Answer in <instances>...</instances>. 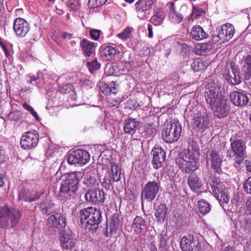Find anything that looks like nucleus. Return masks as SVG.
<instances>
[{
	"label": "nucleus",
	"instance_id": "nucleus-1",
	"mask_svg": "<svg viewBox=\"0 0 251 251\" xmlns=\"http://www.w3.org/2000/svg\"><path fill=\"white\" fill-rule=\"evenodd\" d=\"M204 96L205 101L212 108L215 115L218 118L227 116L230 112L229 102L226 97L219 91L218 85L216 83L207 84Z\"/></svg>",
	"mask_w": 251,
	"mask_h": 251
},
{
	"label": "nucleus",
	"instance_id": "nucleus-2",
	"mask_svg": "<svg viewBox=\"0 0 251 251\" xmlns=\"http://www.w3.org/2000/svg\"><path fill=\"white\" fill-rule=\"evenodd\" d=\"M199 150L197 144L193 142L186 150L180 153L176 162L183 172L190 173L198 169L196 159L200 156Z\"/></svg>",
	"mask_w": 251,
	"mask_h": 251
},
{
	"label": "nucleus",
	"instance_id": "nucleus-3",
	"mask_svg": "<svg viewBox=\"0 0 251 251\" xmlns=\"http://www.w3.org/2000/svg\"><path fill=\"white\" fill-rule=\"evenodd\" d=\"M83 177V174L80 171H74L67 174L66 179L62 182L58 197L61 199H69L74 196L77 190L79 182Z\"/></svg>",
	"mask_w": 251,
	"mask_h": 251
},
{
	"label": "nucleus",
	"instance_id": "nucleus-4",
	"mask_svg": "<svg viewBox=\"0 0 251 251\" xmlns=\"http://www.w3.org/2000/svg\"><path fill=\"white\" fill-rule=\"evenodd\" d=\"M22 216L21 211L15 208L4 206L0 209V226L4 228L15 227Z\"/></svg>",
	"mask_w": 251,
	"mask_h": 251
},
{
	"label": "nucleus",
	"instance_id": "nucleus-5",
	"mask_svg": "<svg viewBox=\"0 0 251 251\" xmlns=\"http://www.w3.org/2000/svg\"><path fill=\"white\" fill-rule=\"evenodd\" d=\"M230 149L235 156L233 166L238 170L241 169V165L245 157L246 146L245 142L241 139H230Z\"/></svg>",
	"mask_w": 251,
	"mask_h": 251
},
{
	"label": "nucleus",
	"instance_id": "nucleus-6",
	"mask_svg": "<svg viewBox=\"0 0 251 251\" xmlns=\"http://www.w3.org/2000/svg\"><path fill=\"white\" fill-rule=\"evenodd\" d=\"M182 131L181 124L174 119L164 127L162 131V138L165 142L172 143L179 138Z\"/></svg>",
	"mask_w": 251,
	"mask_h": 251
},
{
	"label": "nucleus",
	"instance_id": "nucleus-7",
	"mask_svg": "<svg viewBox=\"0 0 251 251\" xmlns=\"http://www.w3.org/2000/svg\"><path fill=\"white\" fill-rule=\"evenodd\" d=\"M209 183L215 197L220 204L222 205V203H227L229 200L227 189L220 179L215 176H211Z\"/></svg>",
	"mask_w": 251,
	"mask_h": 251
},
{
	"label": "nucleus",
	"instance_id": "nucleus-8",
	"mask_svg": "<svg viewBox=\"0 0 251 251\" xmlns=\"http://www.w3.org/2000/svg\"><path fill=\"white\" fill-rule=\"evenodd\" d=\"M223 75L227 82L231 84L238 85L242 82L239 70L233 62L226 63L223 70Z\"/></svg>",
	"mask_w": 251,
	"mask_h": 251
},
{
	"label": "nucleus",
	"instance_id": "nucleus-9",
	"mask_svg": "<svg viewBox=\"0 0 251 251\" xmlns=\"http://www.w3.org/2000/svg\"><path fill=\"white\" fill-rule=\"evenodd\" d=\"M235 29L233 25L227 23L221 25L216 35H213L211 39L213 44H221L229 41L234 35Z\"/></svg>",
	"mask_w": 251,
	"mask_h": 251
},
{
	"label": "nucleus",
	"instance_id": "nucleus-10",
	"mask_svg": "<svg viewBox=\"0 0 251 251\" xmlns=\"http://www.w3.org/2000/svg\"><path fill=\"white\" fill-rule=\"evenodd\" d=\"M90 159L89 152L84 150H76L68 154L67 160L69 164L80 166L88 163Z\"/></svg>",
	"mask_w": 251,
	"mask_h": 251
},
{
	"label": "nucleus",
	"instance_id": "nucleus-11",
	"mask_svg": "<svg viewBox=\"0 0 251 251\" xmlns=\"http://www.w3.org/2000/svg\"><path fill=\"white\" fill-rule=\"evenodd\" d=\"M157 2V0H138L135 5L138 17L143 20H147L151 9Z\"/></svg>",
	"mask_w": 251,
	"mask_h": 251
},
{
	"label": "nucleus",
	"instance_id": "nucleus-12",
	"mask_svg": "<svg viewBox=\"0 0 251 251\" xmlns=\"http://www.w3.org/2000/svg\"><path fill=\"white\" fill-rule=\"evenodd\" d=\"M160 182L156 180L150 181L147 182L143 190L141 198L147 200L148 201H152L159 192Z\"/></svg>",
	"mask_w": 251,
	"mask_h": 251
},
{
	"label": "nucleus",
	"instance_id": "nucleus-13",
	"mask_svg": "<svg viewBox=\"0 0 251 251\" xmlns=\"http://www.w3.org/2000/svg\"><path fill=\"white\" fill-rule=\"evenodd\" d=\"M39 137V134L36 130L25 132L21 138V147L26 150L34 149L38 145Z\"/></svg>",
	"mask_w": 251,
	"mask_h": 251
},
{
	"label": "nucleus",
	"instance_id": "nucleus-14",
	"mask_svg": "<svg viewBox=\"0 0 251 251\" xmlns=\"http://www.w3.org/2000/svg\"><path fill=\"white\" fill-rule=\"evenodd\" d=\"M193 128L198 132L203 133L208 127L209 119L205 109L200 110L193 119Z\"/></svg>",
	"mask_w": 251,
	"mask_h": 251
},
{
	"label": "nucleus",
	"instance_id": "nucleus-15",
	"mask_svg": "<svg viewBox=\"0 0 251 251\" xmlns=\"http://www.w3.org/2000/svg\"><path fill=\"white\" fill-rule=\"evenodd\" d=\"M206 159L207 162H210L214 172L220 174L222 172V158L219 152L215 150H209L207 152Z\"/></svg>",
	"mask_w": 251,
	"mask_h": 251
},
{
	"label": "nucleus",
	"instance_id": "nucleus-16",
	"mask_svg": "<svg viewBox=\"0 0 251 251\" xmlns=\"http://www.w3.org/2000/svg\"><path fill=\"white\" fill-rule=\"evenodd\" d=\"M46 224L50 228L62 230L66 227V218L61 213L52 214L47 219Z\"/></svg>",
	"mask_w": 251,
	"mask_h": 251
},
{
	"label": "nucleus",
	"instance_id": "nucleus-17",
	"mask_svg": "<svg viewBox=\"0 0 251 251\" xmlns=\"http://www.w3.org/2000/svg\"><path fill=\"white\" fill-rule=\"evenodd\" d=\"M153 168L157 169L162 166L166 159V152L161 147H155L151 152Z\"/></svg>",
	"mask_w": 251,
	"mask_h": 251
},
{
	"label": "nucleus",
	"instance_id": "nucleus-18",
	"mask_svg": "<svg viewBox=\"0 0 251 251\" xmlns=\"http://www.w3.org/2000/svg\"><path fill=\"white\" fill-rule=\"evenodd\" d=\"M85 199L87 201L99 203L103 202L105 197L102 190L95 189L88 191L85 194Z\"/></svg>",
	"mask_w": 251,
	"mask_h": 251
},
{
	"label": "nucleus",
	"instance_id": "nucleus-19",
	"mask_svg": "<svg viewBox=\"0 0 251 251\" xmlns=\"http://www.w3.org/2000/svg\"><path fill=\"white\" fill-rule=\"evenodd\" d=\"M13 29L16 35L19 37H24L29 30V24L22 18H17L13 24Z\"/></svg>",
	"mask_w": 251,
	"mask_h": 251
},
{
	"label": "nucleus",
	"instance_id": "nucleus-20",
	"mask_svg": "<svg viewBox=\"0 0 251 251\" xmlns=\"http://www.w3.org/2000/svg\"><path fill=\"white\" fill-rule=\"evenodd\" d=\"M43 193L44 192L42 191L37 192L23 189L19 192V199L21 201L31 202L38 200Z\"/></svg>",
	"mask_w": 251,
	"mask_h": 251
},
{
	"label": "nucleus",
	"instance_id": "nucleus-21",
	"mask_svg": "<svg viewBox=\"0 0 251 251\" xmlns=\"http://www.w3.org/2000/svg\"><path fill=\"white\" fill-rule=\"evenodd\" d=\"M101 212L97 209L94 211L93 216L89 221H85L84 225H83L86 228L91 229L93 231L96 230L99 227V224L101 222Z\"/></svg>",
	"mask_w": 251,
	"mask_h": 251
},
{
	"label": "nucleus",
	"instance_id": "nucleus-22",
	"mask_svg": "<svg viewBox=\"0 0 251 251\" xmlns=\"http://www.w3.org/2000/svg\"><path fill=\"white\" fill-rule=\"evenodd\" d=\"M168 18L170 21L174 24L180 23L183 19L182 14L180 10L176 8L174 3H171L169 5Z\"/></svg>",
	"mask_w": 251,
	"mask_h": 251
},
{
	"label": "nucleus",
	"instance_id": "nucleus-23",
	"mask_svg": "<svg viewBox=\"0 0 251 251\" xmlns=\"http://www.w3.org/2000/svg\"><path fill=\"white\" fill-rule=\"evenodd\" d=\"M230 98L232 102L236 106H244L249 101L247 95L238 91H234L230 93Z\"/></svg>",
	"mask_w": 251,
	"mask_h": 251
},
{
	"label": "nucleus",
	"instance_id": "nucleus-24",
	"mask_svg": "<svg viewBox=\"0 0 251 251\" xmlns=\"http://www.w3.org/2000/svg\"><path fill=\"white\" fill-rule=\"evenodd\" d=\"M131 227L135 233L138 235L146 230L147 225L144 219L137 216L133 220Z\"/></svg>",
	"mask_w": 251,
	"mask_h": 251
},
{
	"label": "nucleus",
	"instance_id": "nucleus-25",
	"mask_svg": "<svg viewBox=\"0 0 251 251\" xmlns=\"http://www.w3.org/2000/svg\"><path fill=\"white\" fill-rule=\"evenodd\" d=\"M188 184L194 192H198L203 186V183L196 174H191L188 177Z\"/></svg>",
	"mask_w": 251,
	"mask_h": 251
},
{
	"label": "nucleus",
	"instance_id": "nucleus-26",
	"mask_svg": "<svg viewBox=\"0 0 251 251\" xmlns=\"http://www.w3.org/2000/svg\"><path fill=\"white\" fill-rule=\"evenodd\" d=\"M242 71L244 73L246 83L251 85V55H247L244 61Z\"/></svg>",
	"mask_w": 251,
	"mask_h": 251
},
{
	"label": "nucleus",
	"instance_id": "nucleus-27",
	"mask_svg": "<svg viewBox=\"0 0 251 251\" xmlns=\"http://www.w3.org/2000/svg\"><path fill=\"white\" fill-rule=\"evenodd\" d=\"M96 44L85 38L80 42V46L82 49L83 53L87 56H90L95 51Z\"/></svg>",
	"mask_w": 251,
	"mask_h": 251
},
{
	"label": "nucleus",
	"instance_id": "nucleus-28",
	"mask_svg": "<svg viewBox=\"0 0 251 251\" xmlns=\"http://www.w3.org/2000/svg\"><path fill=\"white\" fill-rule=\"evenodd\" d=\"M140 122L135 118H129L124 122V131L125 133L135 132Z\"/></svg>",
	"mask_w": 251,
	"mask_h": 251
},
{
	"label": "nucleus",
	"instance_id": "nucleus-29",
	"mask_svg": "<svg viewBox=\"0 0 251 251\" xmlns=\"http://www.w3.org/2000/svg\"><path fill=\"white\" fill-rule=\"evenodd\" d=\"M60 242L63 249L71 250L75 245L76 240L69 234H62L60 237Z\"/></svg>",
	"mask_w": 251,
	"mask_h": 251
},
{
	"label": "nucleus",
	"instance_id": "nucleus-30",
	"mask_svg": "<svg viewBox=\"0 0 251 251\" xmlns=\"http://www.w3.org/2000/svg\"><path fill=\"white\" fill-rule=\"evenodd\" d=\"M191 37L197 41L206 39L208 34L200 25H195L193 27L190 32Z\"/></svg>",
	"mask_w": 251,
	"mask_h": 251
},
{
	"label": "nucleus",
	"instance_id": "nucleus-31",
	"mask_svg": "<svg viewBox=\"0 0 251 251\" xmlns=\"http://www.w3.org/2000/svg\"><path fill=\"white\" fill-rule=\"evenodd\" d=\"M197 238L195 237L192 235L189 234L187 236H184L180 242V247L183 251H190L192 246L194 243L195 240Z\"/></svg>",
	"mask_w": 251,
	"mask_h": 251
},
{
	"label": "nucleus",
	"instance_id": "nucleus-32",
	"mask_svg": "<svg viewBox=\"0 0 251 251\" xmlns=\"http://www.w3.org/2000/svg\"><path fill=\"white\" fill-rule=\"evenodd\" d=\"M97 208L93 207H89L86 208L81 209L79 212V217L80 223L82 225H84L85 221H89L96 211Z\"/></svg>",
	"mask_w": 251,
	"mask_h": 251
},
{
	"label": "nucleus",
	"instance_id": "nucleus-33",
	"mask_svg": "<svg viewBox=\"0 0 251 251\" xmlns=\"http://www.w3.org/2000/svg\"><path fill=\"white\" fill-rule=\"evenodd\" d=\"M117 86L115 82L112 81L110 83H101L100 85V91L104 95H108L111 94H116Z\"/></svg>",
	"mask_w": 251,
	"mask_h": 251
},
{
	"label": "nucleus",
	"instance_id": "nucleus-34",
	"mask_svg": "<svg viewBox=\"0 0 251 251\" xmlns=\"http://www.w3.org/2000/svg\"><path fill=\"white\" fill-rule=\"evenodd\" d=\"M117 53L116 49L111 46H106L102 49L100 55L104 59L111 60Z\"/></svg>",
	"mask_w": 251,
	"mask_h": 251
},
{
	"label": "nucleus",
	"instance_id": "nucleus-35",
	"mask_svg": "<svg viewBox=\"0 0 251 251\" xmlns=\"http://www.w3.org/2000/svg\"><path fill=\"white\" fill-rule=\"evenodd\" d=\"M213 45L210 43L199 44L195 49V53L200 55H204L209 53L213 49Z\"/></svg>",
	"mask_w": 251,
	"mask_h": 251
},
{
	"label": "nucleus",
	"instance_id": "nucleus-36",
	"mask_svg": "<svg viewBox=\"0 0 251 251\" xmlns=\"http://www.w3.org/2000/svg\"><path fill=\"white\" fill-rule=\"evenodd\" d=\"M39 207L43 214L49 215L55 211L54 204L48 201H44L40 204Z\"/></svg>",
	"mask_w": 251,
	"mask_h": 251
},
{
	"label": "nucleus",
	"instance_id": "nucleus-37",
	"mask_svg": "<svg viewBox=\"0 0 251 251\" xmlns=\"http://www.w3.org/2000/svg\"><path fill=\"white\" fill-rule=\"evenodd\" d=\"M165 18L164 12L160 9L154 10V14L151 17L150 21L155 25H159L162 24Z\"/></svg>",
	"mask_w": 251,
	"mask_h": 251
},
{
	"label": "nucleus",
	"instance_id": "nucleus-38",
	"mask_svg": "<svg viewBox=\"0 0 251 251\" xmlns=\"http://www.w3.org/2000/svg\"><path fill=\"white\" fill-rule=\"evenodd\" d=\"M84 180V184L88 187L96 186L97 183L94 171H87Z\"/></svg>",
	"mask_w": 251,
	"mask_h": 251
},
{
	"label": "nucleus",
	"instance_id": "nucleus-39",
	"mask_svg": "<svg viewBox=\"0 0 251 251\" xmlns=\"http://www.w3.org/2000/svg\"><path fill=\"white\" fill-rule=\"evenodd\" d=\"M167 210L165 204H161L157 207L155 212V216L158 222H163L164 221Z\"/></svg>",
	"mask_w": 251,
	"mask_h": 251
},
{
	"label": "nucleus",
	"instance_id": "nucleus-40",
	"mask_svg": "<svg viewBox=\"0 0 251 251\" xmlns=\"http://www.w3.org/2000/svg\"><path fill=\"white\" fill-rule=\"evenodd\" d=\"M115 182L113 180L112 174L110 171H106L104 174V176L101 181L102 185L106 190H109L113 187V183Z\"/></svg>",
	"mask_w": 251,
	"mask_h": 251
},
{
	"label": "nucleus",
	"instance_id": "nucleus-41",
	"mask_svg": "<svg viewBox=\"0 0 251 251\" xmlns=\"http://www.w3.org/2000/svg\"><path fill=\"white\" fill-rule=\"evenodd\" d=\"M208 65L209 63L207 62L200 60H195L191 64V67L194 72H198L205 69Z\"/></svg>",
	"mask_w": 251,
	"mask_h": 251
},
{
	"label": "nucleus",
	"instance_id": "nucleus-42",
	"mask_svg": "<svg viewBox=\"0 0 251 251\" xmlns=\"http://www.w3.org/2000/svg\"><path fill=\"white\" fill-rule=\"evenodd\" d=\"M155 131L156 129L152 125L147 124L143 126L141 134L143 137L147 138L155 133Z\"/></svg>",
	"mask_w": 251,
	"mask_h": 251
},
{
	"label": "nucleus",
	"instance_id": "nucleus-43",
	"mask_svg": "<svg viewBox=\"0 0 251 251\" xmlns=\"http://www.w3.org/2000/svg\"><path fill=\"white\" fill-rule=\"evenodd\" d=\"M200 212L205 215L208 213L211 210L210 204L204 200H201L198 202Z\"/></svg>",
	"mask_w": 251,
	"mask_h": 251
},
{
	"label": "nucleus",
	"instance_id": "nucleus-44",
	"mask_svg": "<svg viewBox=\"0 0 251 251\" xmlns=\"http://www.w3.org/2000/svg\"><path fill=\"white\" fill-rule=\"evenodd\" d=\"M113 180L115 182L119 181L121 179V172L119 166L117 164H113L111 168Z\"/></svg>",
	"mask_w": 251,
	"mask_h": 251
},
{
	"label": "nucleus",
	"instance_id": "nucleus-45",
	"mask_svg": "<svg viewBox=\"0 0 251 251\" xmlns=\"http://www.w3.org/2000/svg\"><path fill=\"white\" fill-rule=\"evenodd\" d=\"M118 227H119L117 226L114 225V224L109 223V225H107L104 229V235L107 237H112L117 233Z\"/></svg>",
	"mask_w": 251,
	"mask_h": 251
},
{
	"label": "nucleus",
	"instance_id": "nucleus-46",
	"mask_svg": "<svg viewBox=\"0 0 251 251\" xmlns=\"http://www.w3.org/2000/svg\"><path fill=\"white\" fill-rule=\"evenodd\" d=\"M133 31L132 27L126 28L121 33L118 34L117 37L123 41H126L130 38Z\"/></svg>",
	"mask_w": 251,
	"mask_h": 251
},
{
	"label": "nucleus",
	"instance_id": "nucleus-47",
	"mask_svg": "<svg viewBox=\"0 0 251 251\" xmlns=\"http://www.w3.org/2000/svg\"><path fill=\"white\" fill-rule=\"evenodd\" d=\"M67 6L71 10L75 11L80 9V3L79 0H69Z\"/></svg>",
	"mask_w": 251,
	"mask_h": 251
},
{
	"label": "nucleus",
	"instance_id": "nucleus-48",
	"mask_svg": "<svg viewBox=\"0 0 251 251\" xmlns=\"http://www.w3.org/2000/svg\"><path fill=\"white\" fill-rule=\"evenodd\" d=\"M167 236L165 234H161L159 236V249L162 251L166 250L167 246Z\"/></svg>",
	"mask_w": 251,
	"mask_h": 251
},
{
	"label": "nucleus",
	"instance_id": "nucleus-49",
	"mask_svg": "<svg viewBox=\"0 0 251 251\" xmlns=\"http://www.w3.org/2000/svg\"><path fill=\"white\" fill-rule=\"evenodd\" d=\"M107 0H89L88 4L91 8L100 7L104 4Z\"/></svg>",
	"mask_w": 251,
	"mask_h": 251
},
{
	"label": "nucleus",
	"instance_id": "nucleus-50",
	"mask_svg": "<svg viewBox=\"0 0 251 251\" xmlns=\"http://www.w3.org/2000/svg\"><path fill=\"white\" fill-rule=\"evenodd\" d=\"M87 66L91 73H93V71H96L100 68V64L98 62L96 59L93 61L88 62Z\"/></svg>",
	"mask_w": 251,
	"mask_h": 251
},
{
	"label": "nucleus",
	"instance_id": "nucleus-51",
	"mask_svg": "<svg viewBox=\"0 0 251 251\" xmlns=\"http://www.w3.org/2000/svg\"><path fill=\"white\" fill-rule=\"evenodd\" d=\"M23 106L25 109L29 111L31 115L36 119L37 121H40V117L38 116L37 113L34 111L32 107L26 103H24Z\"/></svg>",
	"mask_w": 251,
	"mask_h": 251
},
{
	"label": "nucleus",
	"instance_id": "nucleus-52",
	"mask_svg": "<svg viewBox=\"0 0 251 251\" xmlns=\"http://www.w3.org/2000/svg\"><path fill=\"white\" fill-rule=\"evenodd\" d=\"M8 117L10 120L16 121L22 117V113L20 111H15L11 112Z\"/></svg>",
	"mask_w": 251,
	"mask_h": 251
},
{
	"label": "nucleus",
	"instance_id": "nucleus-53",
	"mask_svg": "<svg viewBox=\"0 0 251 251\" xmlns=\"http://www.w3.org/2000/svg\"><path fill=\"white\" fill-rule=\"evenodd\" d=\"M243 189L246 193L251 194V176L244 182Z\"/></svg>",
	"mask_w": 251,
	"mask_h": 251
},
{
	"label": "nucleus",
	"instance_id": "nucleus-54",
	"mask_svg": "<svg viewBox=\"0 0 251 251\" xmlns=\"http://www.w3.org/2000/svg\"><path fill=\"white\" fill-rule=\"evenodd\" d=\"M100 33L101 31L99 29H91L90 30V36L95 40H98L99 39Z\"/></svg>",
	"mask_w": 251,
	"mask_h": 251
},
{
	"label": "nucleus",
	"instance_id": "nucleus-55",
	"mask_svg": "<svg viewBox=\"0 0 251 251\" xmlns=\"http://www.w3.org/2000/svg\"><path fill=\"white\" fill-rule=\"evenodd\" d=\"M109 223L114 224V225L119 227V223H120L119 215L118 213H115V214H113L110 218Z\"/></svg>",
	"mask_w": 251,
	"mask_h": 251
},
{
	"label": "nucleus",
	"instance_id": "nucleus-56",
	"mask_svg": "<svg viewBox=\"0 0 251 251\" xmlns=\"http://www.w3.org/2000/svg\"><path fill=\"white\" fill-rule=\"evenodd\" d=\"M74 86L71 84H67L64 85L62 88H60V91L62 93L67 94L69 93L71 91H73Z\"/></svg>",
	"mask_w": 251,
	"mask_h": 251
},
{
	"label": "nucleus",
	"instance_id": "nucleus-57",
	"mask_svg": "<svg viewBox=\"0 0 251 251\" xmlns=\"http://www.w3.org/2000/svg\"><path fill=\"white\" fill-rule=\"evenodd\" d=\"M190 250V251H201V243L199 242L198 239L195 240L194 243L192 246V248H191Z\"/></svg>",
	"mask_w": 251,
	"mask_h": 251
},
{
	"label": "nucleus",
	"instance_id": "nucleus-58",
	"mask_svg": "<svg viewBox=\"0 0 251 251\" xmlns=\"http://www.w3.org/2000/svg\"><path fill=\"white\" fill-rule=\"evenodd\" d=\"M190 50V48L187 45L183 44L182 45L181 51L183 52L185 55H188Z\"/></svg>",
	"mask_w": 251,
	"mask_h": 251
},
{
	"label": "nucleus",
	"instance_id": "nucleus-59",
	"mask_svg": "<svg viewBox=\"0 0 251 251\" xmlns=\"http://www.w3.org/2000/svg\"><path fill=\"white\" fill-rule=\"evenodd\" d=\"M245 230L246 233H251V222H247L245 225Z\"/></svg>",
	"mask_w": 251,
	"mask_h": 251
},
{
	"label": "nucleus",
	"instance_id": "nucleus-60",
	"mask_svg": "<svg viewBox=\"0 0 251 251\" xmlns=\"http://www.w3.org/2000/svg\"><path fill=\"white\" fill-rule=\"evenodd\" d=\"M0 46L3 49L6 55L7 56L9 54L7 47L6 45H5V44L2 41V40L0 38Z\"/></svg>",
	"mask_w": 251,
	"mask_h": 251
},
{
	"label": "nucleus",
	"instance_id": "nucleus-61",
	"mask_svg": "<svg viewBox=\"0 0 251 251\" xmlns=\"http://www.w3.org/2000/svg\"><path fill=\"white\" fill-rule=\"evenodd\" d=\"M148 37L152 38L153 36L152 26L151 24H148Z\"/></svg>",
	"mask_w": 251,
	"mask_h": 251
},
{
	"label": "nucleus",
	"instance_id": "nucleus-62",
	"mask_svg": "<svg viewBox=\"0 0 251 251\" xmlns=\"http://www.w3.org/2000/svg\"><path fill=\"white\" fill-rule=\"evenodd\" d=\"M62 36L64 39L69 40L72 38L73 35L70 33L64 32L62 33Z\"/></svg>",
	"mask_w": 251,
	"mask_h": 251
},
{
	"label": "nucleus",
	"instance_id": "nucleus-63",
	"mask_svg": "<svg viewBox=\"0 0 251 251\" xmlns=\"http://www.w3.org/2000/svg\"><path fill=\"white\" fill-rule=\"evenodd\" d=\"M201 9H200V10L198 9L194 8L193 9V12L192 14L196 17L200 16L201 13Z\"/></svg>",
	"mask_w": 251,
	"mask_h": 251
},
{
	"label": "nucleus",
	"instance_id": "nucleus-64",
	"mask_svg": "<svg viewBox=\"0 0 251 251\" xmlns=\"http://www.w3.org/2000/svg\"><path fill=\"white\" fill-rule=\"evenodd\" d=\"M246 207L248 210L250 212L251 214V198L248 199L246 202Z\"/></svg>",
	"mask_w": 251,
	"mask_h": 251
}]
</instances>
